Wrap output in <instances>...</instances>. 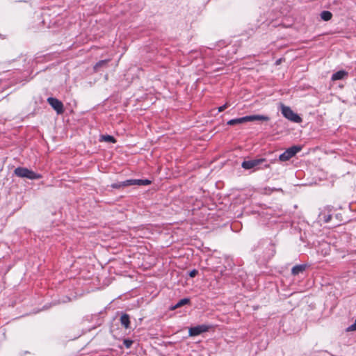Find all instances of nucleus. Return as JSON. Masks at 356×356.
Here are the masks:
<instances>
[{
	"instance_id": "1",
	"label": "nucleus",
	"mask_w": 356,
	"mask_h": 356,
	"mask_svg": "<svg viewBox=\"0 0 356 356\" xmlns=\"http://www.w3.org/2000/svg\"><path fill=\"white\" fill-rule=\"evenodd\" d=\"M241 167L245 170H252V172L270 168V164L265 158H255L250 160H244Z\"/></svg>"
},
{
	"instance_id": "2",
	"label": "nucleus",
	"mask_w": 356,
	"mask_h": 356,
	"mask_svg": "<svg viewBox=\"0 0 356 356\" xmlns=\"http://www.w3.org/2000/svg\"><path fill=\"white\" fill-rule=\"evenodd\" d=\"M270 118L268 115H246L242 118L232 119L229 120L227 124L230 126H234L237 124H241L243 123H245L248 122H252L255 120L260 121H268Z\"/></svg>"
},
{
	"instance_id": "3",
	"label": "nucleus",
	"mask_w": 356,
	"mask_h": 356,
	"mask_svg": "<svg viewBox=\"0 0 356 356\" xmlns=\"http://www.w3.org/2000/svg\"><path fill=\"white\" fill-rule=\"evenodd\" d=\"M14 174L21 178H26L31 180L39 179L42 178L40 174L36 173L34 171L24 167H17L14 170Z\"/></svg>"
},
{
	"instance_id": "4",
	"label": "nucleus",
	"mask_w": 356,
	"mask_h": 356,
	"mask_svg": "<svg viewBox=\"0 0 356 356\" xmlns=\"http://www.w3.org/2000/svg\"><path fill=\"white\" fill-rule=\"evenodd\" d=\"M281 112L284 118L293 122L300 123L302 121V119L297 113H294L289 106L282 104Z\"/></svg>"
},
{
	"instance_id": "5",
	"label": "nucleus",
	"mask_w": 356,
	"mask_h": 356,
	"mask_svg": "<svg viewBox=\"0 0 356 356\" xmlns=\"http://www.w3.org/2000/svg\"><path fill=\"white\" fill-rule=\"evenodd\" d=\"M302 149L300 145H293L286 149L282 154L280 155V160L281 161H286L294 156L298 152Z\"/></svg>"
},
{
	"instance_id": "6",
	"label": "nucleus",
	"mask_w": 356,
	"mask_h": 356,
	"mask_svg": "<svg viewBox=\"0 0 356 356\" xmlns=\"http://www.w3.org/2000/svg\"><path fill=\"white\" fill-rule=\"evenodd\" d=\"M47 101L58 115H61L64 113V106L61 101L52 97H48Z\"/></svg>"
},
{
	"instance_id": "7",
	"label": "nucleus",
	"mask_w": 356,
	"mask_h": 356,
	"mask_svg": "<svg viewBox=\"0 0 356 356\" xmlns=\"http://www.w3.org/2000/svg\"><path fill=\"white\" fill-rule=\"evenodd\" d=\"M212 325H199L189 328L188 334L190 337H195L201 334L203 332H208Z\"/></svg>"
},
{
	"instance_id": "8",
	"label": "nucleus",
	"mask_w": 356,
	"mask_h": 356,
	"mask_svg": "<svg viewBox=\"0 0 356 356\" xmlns=\"http://www.w3.org/2000/svg\"><path fill=\"white\" fill-rule=\"evenodd\" d=\"M332 209H333V207L327 206L319 213L320 218L321 220H323L326 223L329 222L332 219V214L330 213H331Z\"/></svg>"
},
{
	"instance_id": "9",
	"label": "nucleus",
	"mask_w": 356,
	"mask_h": 356,
	"mask_svg": "<svg viewBox=\"0 0 356 356\" xmlns=\"http://www.w3.org/2000/svg\"><path fill=\"white\" fill-rule=\"evenodd\" d=\"M129 186L138 185V186H147L152 184V181L147 179H128Z\"/></svg>"
},
{
	"instance_id": "10",
	"label": "nucleus",
	"mask_w": 356,
	"mask_h": 356,
	"mask_svg": "<svg viewBox=\"0 0 356 356\" xmlns=\"http://www.w3.org/2000/svg\"><path fill=\"white\" fill-rule=\"evenodd\" d=\"M348 76V72L345 70H339L332 75V81L342 80Z\"/></svg>"
},
{
	"instance_id": "11",
	"label": "nucleus",
	"mask_w": 356,
	"mask_h": 356,
	"mask_svg": "<svg viewBox=\"0 0 356 356\" xmlns=\"http://www.w3.org/2000/svg\"><path fill=\"white\" fill-rule=\"evenodd\" d=\"M307 268V264H300L294 266L291 269V274L293 275H298L300 273H303Z\"/></svg>"
},
{
	"instance_id": "12",
	"label": "nucleus",
	"mask_w": 356,
	"mask_h": 356,
	"mask_svg": "<svg viewBox=\"0 0 356 356\" xmlns=\"http://www.w3.org/2000/svg\"><path fill=\"white\" fill-rule=\"evenodd\" d=\"M120 323L121 325L124 327L126 329L129 328L130 327V316L129 314L124 313L120 317Z\"/></svg>"
},
{
	"instance_id": "13",
	"label": "nucleus",
	"mask_w": 356,
	"mask_h": 356,
	"mask_svg": "<svg viewBox=\"0 0 356 356\" xmlns=\"http://www.w3.org/2000/svg\"><path fill=\"white\" fill-rule=\"evenodd\" d=\"M110 61L109 59L101 60L98 61L93 67L94 71L97 72L101 67H106L108 65V63Z\"/></svg>"
},
{
	"instance_id": "14",
	"label": "nucleus",
	"mask_w": 356,
	"mask_h": 356,
	"mask_svg": "<svg viewBox=\"0 0 356 356\" xmlns=\"http://www.w3.org/2000/svg\"><path fill=\"white\" fill-rule=\"evenodd\" d=\"M191 302V300L188 298H185L183 299H181L177 302V303L173 306L171 307V310H174L177 308L181 307L185 305L189 304Z\"/></svg>"
},
{
	"instance_id": "15",
	"label": "nucleus",
	"mask_w": 356,
	"mask_h": 356,
	"mask_svg": "<svg viewBox=\"0 0 356 356\" xmlns=\"http://www.w3.org/2000/svg\"><path fill=\"white\" fill-rule=\"evenodd\" d=\"M100 142H106L109 143H115L116 139L111 135H101L99 137Z\"/></svg>"
},
{
	"instance_id": "16",
	"label": "nucleus",
	"mask_w": 356,
	"mask_h": 356,
	"mask_svg": "<svg viewBox=\"0 0 356 356\" xmlns=\"http://www.w3.org/2000/svg\"><path fill=\"white\" fill-rule=\"evenodd\" d=\"M129 183L128 181V179L127 180H125V181H119V182H117V183H113L111 185V187L113 188H116V189H119V188H124V187H127V186H129Z\"/></svg>"
},
{
	"instance_id": "17",
	"label": "nucleus",
	"mask_w": 356,
	"mask_h": 356,
	"mask_svg": "<svg viewBox=\"0 0 356 356\" xmlns=\"http://www.w3.org/2000/svg\"><path fill=\"white\" fill-rule=\"evenodd\" d=\"M321 17L324 21H329L332 19V14L331 12H330L328 10H323L321 13Z\"/></svg>"
},
{
	"instance_id": "18",
	"label": "nucleus",
	"mask_w": 356,
	"mask_h": 356,
	"mask_svg": "<svg viewBox=\"0 0 356 356\" xmlns=\"http://www.w3.org/2000/svg\"><path fill=\"white\" fill-rule=\"evenodd\" d=\"M268 250L270 252L268 255V258L270 259L275 255V252H276L275 245L273 243H270L268 246Z\"/></svg>"
},
{
	"instance_id": "19",
	"label": "nucleus",
	"mask_w": 356,
	"mask_h": 356,
	"mask_svg": "<svg viewBox=\"0 0 356 356\" xmlns=\"http://www.w3.org/2000/svg\"><path fill=\"white\" fill-rule=\"evenodd\" d=\"M133 343H134V341L132 340H131V339H125L123 341V344H124V346L127 348H131V346H132Z\"/></svg>"
},
{
	"instance_id": "20",
	"label": "nucleus",
	"mask_w": 356,
	"mask_h": 356,
	"mask_svg": "<svg viewBox=\"0 0 356 356\" xmlns=\"http://www.w3.org/2000/svg\"><path fill=\"white\" fill-rule=\"evenodd\" d=\"M197 274H198V270L196 269H193L189 272L188 275L191 277H195Z\"/></svg>"
},
{
	"instance_id": "21",
	"label": "nucleus",
	"mask_w": 356,
	"mask_h": 356,
	"mask_svg": "<svg viewBox=\"0 0 356 356\" xmlns=\"http://www.w3.org/2000/svg\"><path fill=\"white\" fill-rule=\"evenodd\" d=\"M356 330V318L353 324L347 328V331H355Z\"/></svg>"
},
{
	"instance_id": "22",
	"label": "nucleus",
	"mask_w": 356,
	"mask_h": 356,
	"mask_svg": "<svg viewBox=\"0 0 356 356\" xmlns=\"http://www.w3.org/2000/svg\"><path fill=\"white\" fill-rule=\"evenodd\" d=\"M229 106V103H225L224 105L218 107V111L219 112H222L223 111H225L228 106Z\"/></svg>"
},
{
	"instance_id": "23",
	"label": "nucleus",
	"mask_w": 356,
	"mask_h": 356,
	"mask_svg": "<svg viewBox=\"0 0 356 356\" xmlns=\"http://www.w3.org/2000/svg\"><path fill=\"white\" fill-rule=\"evenodd\" d=\"M336 218H339V216L338 214L336 215Z\"/></svg>"
}]
</instances>
